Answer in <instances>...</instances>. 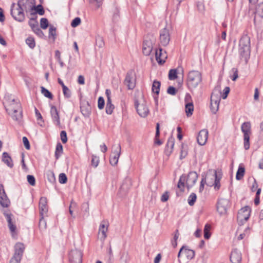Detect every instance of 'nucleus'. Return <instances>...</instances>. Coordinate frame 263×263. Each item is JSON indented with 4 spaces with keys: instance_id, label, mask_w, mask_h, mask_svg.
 Returning <instances> with one entry per match:
<instances>
[{
    "instance_id": "obj_1",
    "label": "nucleus",
    "mask_w": 263,
    "mask_h": 263,
    "mask_svg": "<svg viewBox=\"0 0 263 263\" xmlns=\"http://www.w3.org/2000/svg\"><path fill=\"white\" fill-rule=\"evenodd\" d=\"M33 9L32 0H19L17 5L13 3L11 7V14L16 21L21 22L25 19L24 11Z\"/></svg>"
},
{
    "instance_id": "obj_2",
    "label": "nucleus",
    "mask_w": 263,
    "mask_h": 263,
    "mask_svg": "<svg viewBox=\"0 0 263 263\" xmlns=\"http://www.w3.org/2000/svg\"><path fill=\"white\" fill-rule=\"evenodd\" d=\"M7 112L11 116L13 120L20 122L22 119V109L21 104L17 100L14 98L10 99L8 105L5 107Z\"/></svg>"
},
{
    "instance_id": "obj_3",
    "label": "nucleus",
    "mask_w": 263,
    "mask_h": 263,
    "mask_svg": "<svg viewBox=\"0 0 263 263\" xmlns=\"http://www.w3.org/2000/svg\"><path fill=\"white\" fill-rule=\"evenodd\" d=\"M222 173L220 170L215 171L214 174H209L206 178H202L200 184L206 183L208 186H214L215 190H218L220 187V181L222 178Z\"/></svg>"
},
{
    "instance_id": "obj_4",
    "label": "nucleus",
    "mask_w": 263,
    "mask_h": 263,
    "mask_svg": "<svg viewBox=\"0 0 263 263\" xmlns=\"http://www.w3.org/2000/svg\"><path fill=\"white\" fill-rule=\"evenodd\" d=\"M239 47L240 56L247 62L250 55V39L249 36L244 35L241 37Z\"/></svg>"
},
{
    "instance_id": "obj_5",
    "label": "nucleus",
    "mask_w": 263,
    "mask_h": 263,
    "mask_svg": "<svg viewBox=\"0 0 263 263\" xmlns=\"http://www.w3.org/2000/svg\"><path fill=\"white\" fill-rule=\"evenodd\" d=\"M202 81L201 73L197 70H192L187 75V84L190 89L196 88Z\"/></svg>"
},
{
    "instance_id": "obj_6",
    "label": "nucleus",
    "mask_w": 263,
    "mask_h": 263,
    "mask_svg": "<svg viewBox=\"0 0 263 263\" xmlns=\"http://www.w3.org/2000/svg\"><path fill=\"white\" fill-rule=\"evenodd\" d=\"M221 100L220 90L219 88H215L211 96V110L213 114H216L219 109V105Z\"/></svg>"
},
{
    "instance_id": "obj_7",
    "label": "nucleus",
    "mask_w": 263,
    "mask_h": 263,
    "mask_svg": "<svg viewBox=\"0 0 263 263\" xmlns=\"http://www.w3.org/2000/svg\"><path fill=\"white\" fill-rule=\"evenodd\" d=\"M155 41L156 39L153 35H147L145 37L142 47L143 53L144 55H149L151 54Z\"/></svg>"
},
{
    "instance_id": "obj_8",
    "label": "nucleus",
    "mask_w": 263,
    "mask_h": 263,
    "mask_svg": "<svg viewBox=\"0 0 263 263\" xmlns=\"http://www.w3.org/2000/svg\"><path fill=\"white\" fill-rule=\"evenodd\" d=\"M230 205V201L228 199L224 198L220 199L217 203V212L220 215H226Z\"/></svg>"
},
{
    "instance_id": "obj_9",
    "label": "nucleus",
    "mask_w": 263,
    "mask_h": 263,
    "mask_svg": "<svg viewBox=\"0 0 263 263\" xmlns=\"http://www.w3.org/2000/svg\"><path fill=\"white\" fill-rule=\"evenodd\" d=\"M124 84L129 90H133L136 86V78L134 71H128L126 75Z\"/></svg>"
},
{
    "instance_id": "obj_10",
    "label": "nucleus",
    "mask_w": 263,
    "mask_h": 263,
    "mask_svg": "<svg viewBox=\"0 0 263 263\" xmlns=\"http://www.w3.org/2000/svg\"><path fill=\"white\" fill-rule=\"evenodd\" d=\"M3 214L5 216L6 220L8 222V226L11 233L12 237L14 238H15L16 236V227L12 220L13 215L10 212L6 211H5L3 212Z\"/></svg>"
},
{
    "instance_id": "obj_11",
    "label": "nucleus",
    "mask_w": 263,
    "mask_h": 263,
    "mask_svg": "<svg viewBox=\"0 0 263 263\" xmlns=\"http://www.w3.org/2000/svg\"><path fill=\"white\" fill-rule=\"evenodd\" d=\"M82 252L78 249L72 250L69 255V261L71 263L82 262Z\"/></svg>"
},
{
    "instance_id": "obj_12",
    "label": "nucleus",
    "mask_w": 263,
    "mask_h": 263,
    "mask_svg": "<svg viewBox=\"0 0 263 263\" xmlns=\"http://www.w3.org/2000/svg\"><path fill=\"white\" fill-rule=\"evenodd\" d=\"M160 42L162 46H166L170 41L169 30L165 27L160 31Z\"/></svg>"
},
{
    "instance_id": "obj_13",
    "label": "nucleus",
    "mask_w": 263,
    "mask_h": 263,
    "mask_svg": "<svg viewBox=\"0 0 263 263\" xmlns=\"http://www.w3.org/2000/svg\"><path fill=\"white\" fill-rule=\"evenodd\" d=\"M251 212V209L249 206L246 205L242 208L238 213L237 218L238 220H244L245 222L249 219Z\"/></svg>"
},
{
    "instance_id": "obj_14",
    "label": "nucleus",
    "mask_w": 263,
    "mask_h": 263,
    "mask_svg": "<svg viewBox=\"0 0 263 263\" xmlns=\"http://www.w3.org/2000/svg\"><path fill=\"white\" fill-rule=\"evenodd\" d=\"M135 105L137 111L140 117L144 118L147 116L149 113V109L144 102L139 103L138 101H136Z\"/></svg>"
},
{
    "instance_id": "obj_15",
    "label": "nucleus",
    "mask_w": 263,
    "mask_h": 263,
    "mask_svg": "<svg viewBox=\"0 0 263 263\" xmlns=\"http://www.w3.org/2000/svg\"><path fill=\"white\" fill-rule=\"evenodd\" d=\"M50 114L53 123L56 126H60L61 122L59 111L58 110L56 106L53 105H50Z\"/></svg>"
},
{
    "instance_id": "obj_16",
    "label": "nucleus",
    "mask_w": 263,
    "mask_h": 263,
    "mask_svg": "<svg viewBox=\"0 0 263 263\" xmlns=\"http://www.w3.org/2000/svg\"><path fill=\"white\" fill-rule=\"evenodd\" d=\"M10 204V201L5 193L4 185L0 184V205L4 208H7Z\"/></svg>"
},
{
    "instance_id": "obj_17",
    "label": "nucleus",
    "mask_w": 263,
    "mask_h": 263,
    "mask_svg": "<svg viewBox=\"0 0 263 263\" xmlns=\"http://www.w3.org/2000/svg\"><path fill=\"white\" fill-rule=\"evenodd\" d=\"M197 179L198 175L196 172H190L187 177L186 176L185 184L186 187L188 189L192 187L196 182Z\"/></svg>"
},
{
    "instance_id": "obj_18",
    "label": "nucleus",
    "mask_w": 263,
    "mask_h": 263,
    "mask_svg": "<svg viewBox=\"0 0 263 263\" xmlns=\"http://www.w3.org/2000/svg\"><path fill=\"white\" fill-rule=\"evenodd\" d=\"M156 60L158 63L162 65L165 62L167 58V53L165 51H163L161 48L159 50H157L155 52Z\"/></svg>"
},
{
    "instance_id": "obj_19",
    "label": "nucleus",
    "mask_w": 263,
    "mask_h": 263,
    "mask_svg": "<svg viewBox=\"0 0 263 263\" xmlns=\"http://www.w3.org/2000/svg\"><path fill=\"white\" fill-rule=\"evenodd\" d=\"M132 186V180L130 178H126L124 180L119 190V194L121 196L126 195L130 186Z\"/></svg>"
},
{
    "instance_id": "obj_20",
    "label": "nucleus",
    "mask_w": 263,
    "mask_h": 263,
    "mask_svg": "<svg viewBox=\"0 0 263 263\" xmlns=\"http://www.w3.org/2000/svg\"><path fill=\"white\" fill-rule=\"evenodd\" d=\"M208 137V131L206 129L201 130L197 136V141L200 145H204L207 141Z\"/></svg>"
},
{
    "instance_id": "obj_21",
    "label": "nucleus",
    "mask_w": 263,
    "mask_h": 263,
    "mask_svg": "<svg viewBox=\"0 0 263 263\" xmlns=\"http://www.w3.org/2000/svg\"><path fill=\"white\" fill-rule=\"evenodd\" d=\"M25 246L21 242H17L14 246V253L13 256L22 259L25 250Z\"/></svg>"
},
{
    "instance_id": "obj_22",
    "label": "nucleus",
    "mask_w": 263,
    "mask_h": 263,
    "mask_svg": "<svg viewBox=\"0 0 263 263\" xmlns=\"http://www.w3.org/2000/svg\"><path fill=\"white\" fill-rule=\"evenodd\" d=\"M40 215H44L48 212L47 200L45 197H42L39 201Z\"/></svg>"
},
{
    "instance_id": "obj_23",
    "label": "nucleus",
    "mask_w": 263,
    "mask_h": 263,
    "mask_svg": "<svg viewBox=\"0 0 263 263\" xmlns=\"http://www.w3.org/2000/svg\"><path fill=\"white\" fill-rule=\"evenodd\" d=\"M120 154L121 146L119 144L117 149L114 151L113 155L110 156L109 162L111 165L115 166L117 164Z\"/></svg>"
},
{
    "instance_id": "obj_24",
    "label": "nucleus",
    "mask_w": 263,
    "mask_h": 263,
    "mask_svg": "<svg viewBox=\"0 0 263 263\" xmlns=\"http://www.w3.org/2000/svg\"><path fill=\"white\" fill-rule=\"evenodd\" d=\"M241 254L237 249L233 250L230 256V260L232 263H240L241 261Z\"/></svg>"
},
{
    "instance_id": "obj_25",
    "label": "nucleus",
    "mask_w": 263,
    "mask_h": 263,
    "mask_svg": "<svg viewBox=\"0 0 263 263\" xmlns=\"http://www.w3.org/2000/svg\"><path fill=\"white\" fill-rule=\"evenodd\" d=\"M108 224H105L102 222L99 227V237L101 240L104 241L107 237L106 232L108 230Z\"/></svg>"
},
{
    "instance_id": "obj_26",
    "label": "nucleus",
    "mask_w": 263,
    "mask_h": 263,
    "mask_svg": "<svg viewBox=\"0 0 263 263\" xmlns=\"http://www.w3.org/2000/svg\"><path fill=\"white\" fill-rule=\"evenodd\" d=\"M255 28L257 32L262 31L263 29V16L255 15L254 17Z\"/></svg>"
},
{
    "instance_id": "obj_27",
    "label": "nucleus",
    "mask_w": 263,
    "mask_h": 263,
    "mask_svg": "<svg viewBox=\"0 0 263 263\" xmlns=\"http://www.w3.org/2000/svg\"><path fill=\"white\" fill-rule=\"evenodd\" d=\"M175 139L173 137H171L168 139L165 149V153L166 155L169 156L172 153L174 146Z\"/></svg>"
},
{
    "instance_id": "obj_28",
    "label": "nucleus",
    "mask_w": 263,
    "mask_h": 263,
    "mask_svg": "<svg viewBox=\"0 0 263 263\" xmlns=\"http://www.w3.org/2000/svg\"><path fill=\"white\" fill-rule=\"evenodd\" d=\"M2 161L9 167H13V160L10 155L7 152H4L2 155Z\"/></svg>"
},
{
    "instance_id": "obj_29",
    "label": "nucleus",
    "mask_w": 263,
    "mask_h": 263,
    "mask_svg": "<svg viewBox=\"0 0 263 263\" xmlns=\"http://www.w3.org/2000/svg\"><path fill=\"white\" fill-rule=\"evenodd\" d=\"M242 132L243 133V136H250L251 134V123L250 122H244L241 126Z\"/></svg>"
},
{
    "instance_id": "obj_30",
    "label": "nucleus",
    "mask_w": 263,
    "mask_h": 263,
    "mask_svg": "<svg viewBox=\"0 0 263 263\" xmlns=\"http://www.w3.org/2000/svg\"><path fill=\"white\" fill-rule=\"evenodd\" d=\"M120 261L122 263H126L129 260L128 252L125 250H121L119 254Z\"/></svg>"
},
{
    "instance_id": "obj_31",
    "label": "nucleus",
    "mask_w": 263,
    "mask_h": 263,
    "mask_svg": "<svg viewBox=\"0 0 263 263\" xmlns=\"http://www.w3.org/2000/svg\"><path fill=\"white\" fill-rule=\"evenodd\" d=\"M81 111L85 117H88L91 113V107L87 103L86 105L81 106Z\"/></svg>"
},
{
    "instance_id": "obj_32",
    "label": "nucleus",
    "mask_w": 263,
    "mask_h": 263,
    "mask_svg": "<svg viewBox=\"0 0 263 263\" xmlns=\"http://www.w3.org/2000/svg\"><path fill=\"white\" fill-rule=\"evenodd\" d=\"M31 15L33 16V17L31 18L29 21V25L31 28L32 30L39 26L38 22L36 21L37 16L36 13H31Z\"/></svg>"
},
{
    "instance_id": "obj_33",
    "label": "nucleus",
    "mask_w": 263,
    "mask_h": 263,
    "mask_svg": "<svg viewBox=\"0 0 263 263\" xmlns=\"http://www.w3.org/2000/svg\"><path fill=\"white\" fill-rule=\"evenodd\" d=\"M183 254H184L187 259L191 260L195 256V252L194 250L187 249L184 246V249L183 251Z\"/></svg>"
},
{
    "instance_id": "obj_34",
    "label": "nucleus",
    "mask_w": 263,
    "mask_h": 263,
    "mask_svg": "<svg viewBox=\"0 0 263 263\" xmlns=\"http://www.w3.org/2000/svg\"><path fill=\"white\" fill-rule=\"evenodd\" d=\"M185 112L187 117H190L193 115L194 111V105L193 103L189 102L185 104Z\"/></svg>"
},
{
    "instance_id": "obj_35",
    "label": "nucleus",
    "mask_w": 263,
    "mask_h": 263,
    "mask_svg": "<svg viewBox=\"0 0 263 263\" xmlns=\"http://www.w3.org/2000/svg\"><path fill=\"white\" fill-rule=\"evenodd\" d=\"M161 86L160 82L155 80L153 82L152 85V91L154 93H156L157 95H158L160 91V87Z\"/></svg>"
},
{
    "instance_id": "obj_36",
    "label": "nucleus",
    "mask_w": 263,
    "mask_h": 263,
    "mask_svg": "<svg viewBox=\"0 0 263 263\" xmlns=\"http://www.w3.org/2000/svg\"><path fill=\"white\" fill-rule=\"evenodd\" d=\"M156 135H155V143L160 145L162 144V142L159 139V137L160 136V125L158 123L156 124Z\"/></svg>"
},
{
    "instance_id": "obj_37",
    "label": "nucleus",
    "mask_w": 263,
    "mask_h": 263,
    "mask_svg": "<svg viewBox=\"0 0 263 263\" xmlns=\"http://www.w3.org/2000/svg\"><path fill=\"white\" fill-rule=\"evenodd\" d=\"M63 153V146L60 143H58L57 144L55 151V157L56 159H58L61 156Z\"/></svg>"
},
{
    "instance_id": "obj_38",
    "label": "nucleus",
    "mask_w": 263,
    "mask_h": 263,
    "mask_svg": "<svg viewBox=\"0 0 263 263\" xmlns=\"http://www.w3.org/2000/svg\"><path fill=\"white\" fill-rule=\"evenodd\" d=\"M186 180V176L182 175L180 176L179 180L178 181L177 187L180 189L181 191H183L185 182Z\"/></svg>"
},
{
    "instance_id": "obj_39",
    "label": "nucleus",
    "mask_w": 263,
    "mask_h": 263,
    "mask_svg": "<svg viewBox=\"0 0 263 263\" xmlns=\"http://www.w3.org/2000/svg\"><path fill=\"white\" fill-rule=\"evenodd\" d=\"M245 173V168L243 167L239 166L236 173V179L238 180H241L243 177Z\"/></svg>"
},
{
    "instance_id": "obj_40",
    "label": "nucleus",
    "mask_w": 263,
    "mask_h": 263,
    "mask_svg": "<svg viewBox=\"0 0 263 263\" xmlns=\"http://www.w3.org/2000/svg\"><path fill=\"white\" fill-rule=\"evenodd\" d=\"M255 15L263 16V2L259 4L256 8Z\"/></svg>"
},
{
    "instance_id": "obj_41",
    "label": "nucleus",
    "mask_w": 263,
    "mask_h": 263,
    "mask_svg": "<svg viewBox=\"0 0 263 263\" xmlns=\"http://www.w3.org/2000/svg\"><path fill=\"white\" fill-rule=\"evenodd\" d=\"M177 78V70L176 69H170L168 72V79L170 80H174Z\"/></svg>"
},
{
    "instance_id": "obj_42",
    "label": "nucleus",
    "mask_w": 263,
    "mask_h": 263,
    "mask_svg": "<svg viewBox=\"0 0 263 263\" xmlns=\"http://www.w3.org/2000/svg\"><path fill=\"white\" fill-rule=\"evenodd\" d=\"M196 199H197L196 195L194 193H191V195L189 196L188 199H187V202H188L190 206L194 205L195 204V202L196 201Z\"/></svg>"
},
{
    "instance_id": "obj_43",
    "label": "nucleus",
    "mask_w": 263,
    "mask_h": 263,
    "mask_svg": "<svg viewBox=\"0 0 263 263\" xmlns=\"http://www.w3.org/2000/svg\"><path fill=\"white\" fill-rule=\"evenodd\" d=\"M211 226L209 224H206L204 228V237L206 239L210 238L211 236L210 233Z\"/></svg>"
},
{
    "instance_id": "obj_44",
    "label": "nucleus",
    "mask_w": 263,
    "mask_h": 263,
    "mask_svg": "<svg viewBox=\"0 0 263 263\" xmlns=\"http://www.w3.org/2000/svg\"><path fill=\"white\" fill-rule=\"evenodd\" d=\"M41 92L42 93L46 98H48L50 99H53L52 94L47 89H46L44 87H41Z\"/></svg>"
},
{
    "instance_id": "obj_45",
    "label": "nucleus",
    "mask_w": 263,
    "mask_h": 263,
    "mask_svg": "<svg viewBox=\"0 0 263 263\" xmlns=\"http://www.w3.org/2000/svg\"><path fill=\"white\" fill-rule=\"evenodd\" d=\"M44 215H40L39 226L41 230H45L46 228V222L44 218Z\"/></svg>"
},
{
    "instance_id": "obj_46",
    "label": "nucleus",
    "mask_w": 263,
    "mask_h": 263,
    "mask_svg": "<svg viewBox=\"0 0 263 263\" xmlns=\"http://www.w3.org/2000/svg\"><path fill=\"white\" fill-rule=\"evenodd\" d=\"M26 43L28 45V46L31 49L34 48V47H35V43L33 37H28L26 40Z\"/></svg>"
},
{
    "instance_id": "obj_47",
    "label": "nucleus",
    "mask_w": 263,
    "mask_h": 263,
    "mask_svg": "<svg viewBox=\"0 0 263 263\" xmlns=\"http://www.w3.org/2000/svg\"><path fill=\"white\" fill-rule=\"evenodd\" d=\"M100 162L99 157L93 155L91 161V164L94 167H97Z\"/></svg>"
},
{
    "instance_id": "obj_48",
    "label": "nucleus",
    "mask_w": 263,
    "mask_h": 263,
    "mask_svg": "<svg viewBox=\"0 0 263 263\" xmlns=\"http://www.w3.org/2000/svg\"><path fill=\"white\" fill-rule=\"evenodd\" d=\"M33 9L35 10L36 13H37L40 15H43L45 13V11L43 9V7L41 4L37 5L36 7L33 6Z\"/></svg>"
},
{
    "instance_id": "obj_49",
    "label": "nucleus",
    "mask_w": 263,
    "mask_h": 263,
    "mask_svg": "<svg viewBox=\"0 0 263 263\" xmlns=\"http://www.w3.org/2000/svg\"><path fill=\"white\" fill-rule=\"evenodd\" d=\"M49 25L48 21L46 18H42L40 20L41 27L43 29H46Z\"/></svg>"
},
{
    "instance_id": "obj_50",
    "label": "nucleus",
    "mask_w": 263,
    "mask_h": 263,
    "mask_svg": "<svg viewBox=\"0 0 263 263\" xmlns=\"http://www.w3.org/2000/svg\"><path fill=\"white\" fill-rule=\"evenodd\" d=\"M62 90L65 98H69L71 97V90L67 86L64 87L63 88H62Z\"/></svg>"
},
{
    "instance_id": "obj_51",
    "label": "nucleus",
    "mask_w": 263,
    "mask_h": 263,
    "mask_svg": "<svg viewBox=\"0 0 263 263\" xmlns=\"http://www.w3.org/2000/svg\"><path fill=\"white\" fill-rule=\"evenodd\" d=\"M244 140V148L247 150L250 148V136H243Z\"/></svg>"
},
{
    "instance_id": "obj_52",
    "label": "nucleus",
    "mask_w": 263,
    "mask_h": 263,
    "mask_svg": "<svg viewBox=\"0 0 263 263\" xmlns=\"http://www.w3.org/2000/svg\"><path fill=\"white\" fill-rule=\"evenodd\" d=\"M59 181L60 183L64 184L66 183L67 181V178L66 175L64 173H61L59 175Z\"/></svg>"
},
{
    "instance_id": "obj_53",
    "label": "nucleus",
    "mask_w": 263,
    "mask_h": 263,
    "mask_svg": "<svg viewBox=\"0 0 263 263\" xmlns=\"http://www.w3.org/2000/svg\"><path fill=\"white\" fill-rule=\"evenodd\" d=\"M81 22V18L79 17H77L72 21L71 26L74 28L76 27L80 24Z\"/></svg>"
},
{
    "instance_id": "obj_54",
    "label": "nucleus",
    "mask_w": 263,
    "mask_h": 263,
    "mask_svg": "<svg viewBox=\"0 0 263 263\" xmlns=\"http://www.w3.org/2000/svg\"><path fill=\"white\" fill-rule=\"evenodd\" d=\"M32 31L40 37H43L44 36L43 32L41 30L39 26L33 29Z\"/></svg>"
},
{
    "instance_id": "obj_55",
    "label": "nucleus",
    "mask_w": 263,
    "mask_h": 263,
    "mask_svg": "<svg viewBox=\"0 0 263 263\" xmlns=\"http://www.w3.org/2000/svg\"><path fill=\"white\" fill-rule=\"evenodd\" d=\"M105 102L103 97H100L98 101V107L99 109H102L104 107Z\"/></svg>"
},
{
    "instance_id": "obj_56",
    "label": "nucleus",
    "mask_w": 263,
    "mask_h": 263,
    "mask_svg": "<svg viewBox=\"0 0 263 263\" xmlns=\"http://www.w3.org/2000/svg\"><path fill=\"white\" fill-rule=\"evenodd\" d=\"M114 105L111 104L109 105H106V112L107 114L111 115L114 109Z\"/></svg>"
},
{
    "instance_id": "obj_57",
    "label": "nucleus",
    "mask_w": 263,
    "mask_h": 263,
    "mask_svg": "<svg viewBox=\"0 0 263 263\" xmlns=\"http://www.w3.org/2000/svg\"><path fill=\"white\" fill-rule=\"evenodd\" d=\"M230 87H226L224 89H223V92L221 94L220 92L221 98H222L223 99H226L227 98V96L230 92Z\"/></svg>"
},
{
    "instance_id": "obj_58",
    "label": "nucleus",
    "mask_w": 263,
    "mask_h": 263,
    "mask_svg": "<svg viewBox=\"0 0 263 263\" xmlns=\"http://www.w3.org/2000/svg\"><path fill=\"white\" fill-rule=\"evenodd\" d=\"M28 183L32 186H34L35 184V179L33 176L28 175L27 176Z\"/></svg>"
},
{
    "instance_id": "obj_59",
    "label": "nucleus",
    "mask_w": 263,
    "mask_h": 263,
    "mask_svg": "<svg viewBox=\"0 0 263 263\" xmlns=\"http://www.w3.org/2000/svg\"><path fill=\"white\" fill-rule=\"evenodd\" d=\"M56 35V28L53 26H50L49 29V36H52L54 39Z\"/></svg>"
},
{
    "instance_id": "obj_60",
    "label": "nucleus",
    "mask_w": 263,
    "mask_h": 263,
    "mask_svg": "<svg viewBox=\"0 0 263 263\" xmlns=\"http://www.w3.org/2000/svg\"><path fill=\"white\" fill-rule=\"evenodd\" d=\"M60 137L62 142L65 143L67 141V134L65 130H62L60 133Z\"/></svg>"
},
{
    "instance_id": "obj_61",
    "label": "nucleus",
    "mask_w": 263,
    "mask_h": 263,
    "mask_svg": "<svg viewBox=\"0 0 263 263\" xmlns=\"http://www.w3.org/2000/svg\"><path fill=\"white\" fill-rule=\"evenodd\" d=\"M232 71L233 73V76L231 77L232 81H235L238 78V70L236 68H233Z\"/></svg>"
},
{
    "instance_id": "obj_62",
    "label": "nucleus",
    "mask_w": 263,
    "mask_h": 263,
    "mask_svg": "<svg viewBox=\"0 0 263 263\" xmlns=\"http://www.w3.org/2000/svg\"><path fill=\"white\" fill-rule=\"evenodd\" d=\"M23 142L24 145V146L27 149H29L30 148L29 142L26 137H23Z\"/></svg>"
},
{
    "instance_id": "obj_63",
    "label": "nucleus",
    "mask_w": 263,
    "mask_h": 263,
    "mask_svg": "<svg viewBox=\"0 0 263 263\" xmlns=\"http://www.w3.org/2000/svg\"><path fill=\"white\" fill-rule=\"evenodd\" d=\"M176 88L173 86H170L167 88V92L171 95H175L176 93Z\"/></svg>"
},
{
    "instance_id": "obj_64",
    "label": "nucleus",
    "mask_w": 263,
    "mask_h": 263,
    "mask_svg": "<svg viewBox=\"0 0 263 263\" xmlns=\"http://www.w3.org/2000/svg\"><path fill=\"white\" fill-rule=\"evenodd\" d=\"M168 193L167 192H166L162 195L161 200L162 202H166V201L168 200Z\"/></svg>"
}]
</instances>
